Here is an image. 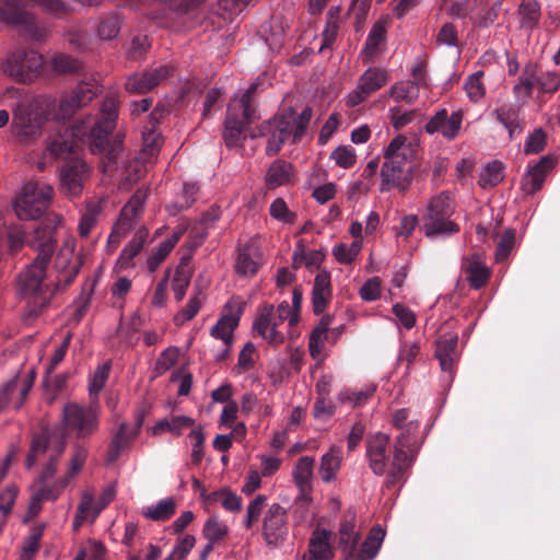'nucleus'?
<instances>
[{"label":"nucleus","mask_w":560,"mask_h":560,"mask_svg":"<svg viewBox=\"0 0 560 560\" xmlns=\"http://www.w3.org/2000/svg\"><path fill=\"white\" fill-rule=\"evenodd\" d=\"M65 450L66 439L61 434H57L47 428L33 434L25 459V467L30 470L39 459L46 458V462L31 485L32 494L27 510L28 517H35L40 512L43 501H56L82 469L88 457V451L82 446H77L69 460L66 474L50 483L57 474Z\"/></svg>","instance_id":"1"},{"label":"nucleus","mask_w":560,"mask_h":560,"mask_svg":"<svg viewBox=\"0 0 560 560\" xmlns=\"http://www.w3.org/2000/svg\"><path fill=\"white\" fill-rule=\"evenodd\" d=\"M420 423L410 421L405 432L400 433L394 444L389 435L378 432L366 442V460L376 476H385L383 486L387 489L405 482L406 472L412 466L419 452L415 435Z\"/></svg>","instance_id":"2"},{"label":"nucleus","mask_w":560,"mask_h":560,"mask_svg":"<svg viewBox=\"0 0 560 560\" xmlns=\"http://www.w3.org/2000/svg\"><path fill=\"white\" fill-rule=\"evenodd\" d=\"M312 115L311 107H305L300 115H295L293 108L289 107L264 121L259 127V136L267 138L266 154L276 155L290 138L293 142L300 141L310 125Z\"/></svg>","instance_id":"3"},{"label":"nucleus","mask_w":560,"mask_h":560,"mask_svg":"<svg viewBox=\"0 0 560 560\" xmlns=\"http://www.w3.org/2000/svg\"><path fill=\"white\" fill-rule=\"evenodd\" d=\"M54 252L55 245L50 238L40 243L35 259L19 275V291L35 307L46 306L52 296L50 284L46 282V269Z\"/></svg>","instance_id":"4"},{"label":"nucleus","mask_w":560,"mask_h":560,"mask_svg":"<svg viewBox=\"0 0 560 560\" xmlns=\"http://www.w3.org/2000/svg\"><path fill=\"white\" fill-rule=\"evenodd\" d=\"M258 82H253L244 91H237L230 101L224 120L223 140L226 147L242 145L245 127L259 118L255 103Z\"/></svg>","instance_id":"5"},{"label":"nucleus","mask_w":560,"mask_h":560,"mask_svg":"<svg viewBox=\"0 0 560 560\" xmlns=\"http://www.w3.org/2000/svg\"><path fill=\"white\" fill-rule=\"evenodd\" d=\"M385 162L381 168V190H389L397 187L405 190L409 187L412 179L411 160L413 158V149L407 142L404 135L396 136L387 147Z\"/></svg>","instance_id":"6"},{"label":"nucleus","mask_w":560,"mask_h":560,"mask_svg":"<svg viewBox=\"0 0 560 560\" xmlns=\"http://www.w3.org/2000/svg\"><path fill=\"white\" fill-rule=\"evenodd\" d=\"M287 319L290 326L299 322V315L296 312H292L287 301L281 302L276 310L271 304H264L258 310L253 329L267 340L269 345L277 346L284 341V336L278 331V326Z\"/></svg>","instance_id":"7"},{"label":"nucleus","mask_w":560,"mask_h":560,"mask_svg":"<svg viewBox=\"0 0 560 560\" xmlns=\"http://www.w3.org/2000/svg\"><path fill=\"white\" fill-rule=\"evenodd\" d=\"M454 210L450 197L441 192L432 197L427 212L422 217L424 235L429 238L450 236L459 231L458 225L450 218Z\"/></svg>","instance_id":"8"},{"label":"nucleus","mask_w":560,"mask_h":560,"mask_svg":"<svg viewBox=\"0 0 560 560\" xmlns=\"http://www.w3.org/2000/svg\"><path fill=\"white\" fill-rule=\"evenodd\" d=\"M98 404L80 405L68 402L62 409V423L67 431L73 432L78 439H86L100 428Z\"/></svg>","instance_id":"9"},{"label":"nucleus","mask_w":560,"mask_h":560,"mask_svg":"<svg viewBox=\"0 0 560 560\" xmlns=\"http://www.w3.org/2000/svg\"><path fill=\"white\" fill-rule=\"evenodd\" d=\"M52 192V187L47 184L26 183L13 205L18 218L21 220L38 219L48 208Z\"/></svg>","instance_id":"10"},{"label":"nucleus","mask_w":560,"mask_h":560,"mask_svg":"<svg viewBox=\"0 0 560 560\" xmlns=\"http://www.w3.org/2000/svg\"><path fill=\"white\" fill-rule=\"evenodd\" d=\"M117 112V102L114 98H106L100 118L90 130V148L93 154H102L108 147L107 136L115 128Z\"/></svg>","instance_id":"11"},{"label":"nucleus","mask_w":560,"mask_h":560,"mask_svg":"<svg viewBox=\"0 0 560 560\" xmlns=\"http://www.w3.org/2000/svg\"><path fill=\"white\" fill-rule=\"evenodd\" d=\"M45 118L31 106L19 104L13 112L12 130L23 144H28L42 132Z\"/></svg>","instance_id":"12"},{"label":"nucleus","mask_w":560,"mask_h":560,"mask_svg":"<svg viewBox=\"0 0 560 560\" xmlns=\"http://www.w3.org/2000/svg\"><path fill=\"white\" fill-rule=\"evenodd\" d=\"M289 534L288 511L279 503H272L262 518L261 535L268 547L281 546Z\"/></svg>","instance_id":"13"},{"label":"nucleus","mask_w":560,"mask_h":560,"mask_svg":"<svg viewBox=\"0 0 560 560\" xmlns=\"http://www.w3.org/2000/svg\"><path fill=\"white\" fill-rule=\"evenodd\" d=\"M389 80V74L381 68H369L358 79L354 90L346 96L348 107H357L363 103L370 95L382 89Z\"/></svg>","instance_id":"14"},{"label":"nucleus","mask_w":560,"mask_h":560,"mask_svg":"<svg viewBox=\"0 0 560 560\" xmlns=\"http://www.w3.org/2000/svg\"><path fill=\"white\" fill-rule=\"evenodd\" d=\"M90 175L91 168L83 160L68 161L59 170L60 190L69 197L80 196Z\"/></svg>","instance_id":"15"},{"label":"nucleus","mask_w":560,"mask_h":560,"mask_svg":"<svg viewBox=\"0 0 560 560\" xmlns=\"http://www.w3.org/2000/svg\"><path fill=\"white\" fill-rule=\"evenodd\" d=\"M0 19L10 25L24 26L34 40H42L46 35L45 30L35 23L34 16L20 9L14 1L0 0Z\"/></svg>","instance_id":"16"},{"label":"nucleus","mask_w":560,"mask_h":560,"mask_svg":"<svg viewBox=\"0 0 560 560\" xmlns=\"http://www.w3.org/2000/svg\"><path fill=\"white\" fill-rule=\"evenodd\" d=\"M360 537V530L357 528V514L351 509L347 510L338 529V548L343 560H355L353 551L359 545Z\"/></svg>","instance_id":"17"},{"label":"nucleus","mask_w":560,"mask_h":560,"mask_svg":"<svg viewBox=\"0 0 560 560\" xmlns=\"http://www.w3.org/2000/svg\"><path fill=\"white\" fill-rule=\"evenodd\" d=\"M147 198L145 189H138L129 201L122 207L119 219L113 228L109 236H122L126 235L136 224L143 209V203Z\"/></svg>","instance_id":"18"},{"label":"nucleus","mask_w":560,"mask_h":560,"mask_svg":"<svg viewBox=\"0 0 560 560\" xmlns=\"http://www.w3.org/2000/svg\"><path fill=\"white\" fill-rule=\"evenodd\" d=\"M32 388V381L20 383V377L14 376L0 385V413L12 407L20 410L24 405Z\"/></svg>","instance_id":"19"},{"label":"nucleus","mask_w":560,"mask_h":560,"mask_svg":"<svg viewBox=\"0 0 560 560\" xmlns=\"http://www.w3.org/2000/svg\"><path fill=\"white\" fill-rule=\"evenodd\" d=\"M84 135L81 129L59 126L54 135L48 138L46 151L52 158H65L71 154L77 147V138Z\"/></svg>","instance_id":"20"},{"label":"nucleus","mask_w":560,"mask_h":560,"mask_svg":"<svg viewBox=\"0 0 560 560\" xmlns=\"http://www.w3.org/2000/svg\"><path fill=\"white\" fill-rule=\"evenodd\" d=\"M553 166L555 160L549 155L541 156L536 164L529 165L521 180L522 191L525 195H534L540 190Z\"/></svg>","instance_id":"21"},{"label":"nucleus","mask_w":560,"mask_h":560,"mask_svg":"<svg viewBox=\"0 0 560 560\" xmlns=\"http://www.w3.org/2000/svg\"><path fill=\"white\" fill-rule=\"evenodd\" d=\"M243 305L244 303L240 299H231L225 304V307L233 313L225 315L218 320V323L211 328V336L217 339H221L225 346H230L232 342L233 330L238 325Z\"/></svg>","instance_id":"22"},{"label":"nucleus","mask_w":560,"mask_h":560,"mask_svg":"<svg viewBox=\"0 0 560 560\" xmlns=\"http://www.w3.org/2000/svg\"><path fill=\"white\" fill-rule=\"evenodd\" d=\"M457 345L458 337L455 334L441 337L436 340L435 345V358L439 360L441 370L448 373L451 380L453 378L454 368L459 357Z\"/></svg>","instance_id":"23"},{"label":"nucleus","mask_w":560,"mask_h":560,"mask_svg":"<svg viewBox=\"0 0 560 560\" xmlns=\"http://www.w3.org/2000/svg\"><path fill=\"white\" fill-rule=\"evenodd\" d=\"M491 116L508 130L510 139H514L523 130L521 110L516 105H500L492 110Z\"/></svg>","instance_id":"24"},{"label":"nucleus","mask_w":560,"mask_h":560,"mask_svg":"<svg viewBox=\"0 0 560 560\" xmlns=\"http://www.w3.org/2000/svg\"><path fill=\"white\" fill-rule=\"evenodd\" d=\"M331 299L330 273L320 270L314 279L312 289V304L315 314H322Z\"/></svg>","instance_id":"25"},{"label":"nucleus","mask_w":560,"mask_h":560,"mask_svg":"<svg viewBox=\"0 0 560 560\" xmlns=\"http://www.w3.org/2000/svg\"><path fill=\"white\" fill-rule=\"evenodd\" d=\"M310 560H331L334 552L330 546V532L316 529L310 538Z\"/></svg>","instance_id":"26"},{"label":"nucleus","mask_w":560,"mask_h":560,"mask_svg":"<svg viewBox=\"0 0 560 560\" xmlns=\"http://www.w3.org/2000/svg\"><path fill=\"white\" fill-rule=\"evenodd\" d=\"M384 537L385 532L382 527L374 526L369 536L362 542L361 548L358 549V547H355L353 558L355 560H373L381 549Z\"/></svg>","instance_id":"27"},{"label":"nucleus","mask_w":560,"mask_h":560,"mask_svg":"<svg viewBox=\"0 0 560 560\" xmlns=\"http://www.w3.org/2000/svg\"><path fill=\"white\" fill-rule=\"evenodd\" d=\"M259 266V256L252 245L238 249L235 269L240 276L252 277L257 273Z\"/></svg>","instance_id":"28"},{"label":"nucleus","mask_w":560,"mask_h":560,"mask_svg":"<svg viewBox=\"0 0 560 560\" xmlns=\"http://www.w3.org/2000/svg\"><path fill=\"white\" fill-rule=\"evenodd\" d=\"M122 22L124 19L118 12H109L100 18L95 33L101 40H113L118 36Z\"/></svg>","instance_id":"29"},{"label":"nucleus","mask_w":560,"mask_h":560,"mask_svg":"<svg viewBox=\"0 0 560 560\" xmlns=\"http://www.w3.org/2000/svg\"><path fill=\"white\" fill-rule=\"evenodd\" d=\"M43 65L42 56L35 50H24V68L20 66L12 68L11 77L19 81L26 82L39 71Z\"/></svg>","instance_id":"30"},{"label":"nucleus","mask_w":560,"mask_h":560,"mask_svg":"<svg viewBox=\"0 0 560 560\" xmlns=\"http://www.w3.org/2000/svg\"><path fill=\"white\" fill-rule=\"evenodd\" d=\"M136 436L129 431L128 424L126 422L120 423L117 432L114 434L110 444L108 446L106 453V463L113 464L115 463L121 451L133 440Z\"/></svg>","instance_id":"31"},{"label":"nucleus","mask_w":560,"mask_h":560,"mask_svg":"<svg viewBox=\"0 0 560 560\" xmlns=\"http://www.w3.org/2000/svg\"><path fill=\"white\" fill-rule=\"evenodd\" d=\"M175 512L176 501L172 497L160 500L155 504H151L142 509L143 517L154 522H165L170 520Z\"/></svg>","instance_id":"32"},{"label":"nucleus","mask_w":560,"mask_h":560,"mask_svg":"<svg viewBox=\"0 0 560 560\" xmlns=\"http://www.w3.org/2000/svg\"><path fill=\"white\" fill-rule=\"evenodd\" d=\"M292 175V164L278 159L269 167L266 175L268 188H276L290 182Z\"/></svg>","instance_id":"33"},{"label":"nucleus","mask_w":560,"mask_h":560,"mask_svg":"<svg viewBox=\"0 0 560 560\" xmlns=\"http://www.w3.org/2000/svg\"><path fill=\"white\" fill-rule=\"evenodd\" d=\"M341 466L340 451L331 447L320 458L318 474L324 482H331L336 479L337 472Z\"/></svg>","instance_id":"34"},{"label":"nucleus","mask_w":560,"mask_h":560,"mask_svg":"<svg viewBox=\"0 0 560 560\" xmlns=\"http://www.w3.org/2000/svg\"><path fill=\"white\" fill-rule=\"evenodd\" d=\"M195 420L187 416H175L172 419H161L152 428L153 435H160L164 432H171L176 436L183 433V430L192 427Z\"/></svg>","instance_id":"35"},{"label":"nucleus","mask_w":560,"mask_h":560,"mask_svg":"<svg viewBox=\"0 0 560 560\" xmlns=\"http://www.w3.org/2000/svg\"><path fill=\"white\" fill-rule=\"evenodd\" d=\"M520 25L524 30H534L541 16L540 4L537 0H522L518 8Z\"/></svg>","instance_id":"36"},{"label":"nucleus","mask_w":560,"mask_h":560,"mask_svg":"<svg viewBox=\"0 0 560 560\" xmlns=\"http://www.w3.org/2000/svg\"><path fill=\"white\" fill-rule=\"evenodd\" d=\"M315 459L311 456L301 457L294 466L292 476L298 488L304 492L311 488Z\"/></svg>","instance_id":"37"},{"label":"nucleus","mask_w":560,"mask_h":560,"mask_svg":"<svg viewBox=\"0 0 560 560\" xmlns=\"http://www.w3.org/2000/svg\"><path fill=\"white\" fill-rule=\"evenodd\" d=\"M464 268L472 289L478 290L488 282L490 270L477 257H471Z\"/></svg>","instance_id":"38"},{"label":"nucleus","mask_w":560,"mask_h":560,"mask_svg":"<svg viewBox=\"0 0 560 560\" xmlns=\"http://www.w3.org/2000/svg\"><path fill=\"white\" fill-rule=\"evenodd\" d=\"M420 88L411 81H398L390 86L387 94L396 102H406L411 105L419 97Z\"/></svg>","instance_id":"39"},{"label":"nucleus","mask_w":560,"mask_h":560,"mask_svg":"<svg viewBox=\"0 0 560 560\" xmlns=\"http://www.w3.org/2000/svg\"><path fill=\"white\" fill-rule=\"evenodd\" d=\"M376 387L373 385L360 389L346 388L338 394V400L352 408L365 405L374 395Z\"/></svg>","instance_id":"40"},{"label":"nucleus","mask_w":560,"mask_h":560,"mask_svg":"<svg viewBox=\"0 0 560 560\" xmlns=\"http://www.w3.org/2000/svg\"><path fill=\"white\" fill-rule=\"evenodd\" d=\"M182 234L183 232H176L171 237L159 244V246L147 260V267L150 272H154L159 268L161 262L167 257V255L178 243Z\"/></svg>","instance_id":"41"},{"label":"nucleus","mask_w":560,"mask_h":560,"mask_svg":"<svg viewBox=\"0 0 560 560\" xmlns=\"http://www.w3.org/2000/svg\"><path fill=\"white\" fill-rule=\"evenodd\" d=\"M539 71L534 63H527L520 77V82L514 85V92L517 95L529 97L533 90L538 85Z\"/></svg>","instance_id":"42"},{"label":"nucleus","mask_w":560,"mask_h":560,"mask_svg":"<svg viewBox=\"0 0 560 560\" xmlns=\"http://www.w3.org/2000/svg\"><path fill=\"white\" fill-rule=\"evenodd\" d=\"M102 210L103 207L100 201H91L86 203L85 210L81 215L78 224V232L81 237L86 238L90 235L92 229L97 222V218Z\"/></svg>","instance_id":"43"},{"label":"nucleus","mask_w":560,"mask_h":560,"mask_svg":"<svg viewBox=\"0 0 560 560\" xmlns=\"http://www.w3.org/2000/svg\"><path fill=\"white\" fill-rule=\"evenodd\" d=\"M203 299L201 290L195 289L194 294L189 298L186 306L174 316L175 325L182 326L186 322L191 320L198 314Z\"/></svg>","instance_id":"44"},{"label":"nucleus","mask_w":560,"mask_h":560,"mask_svg":"<svg viewBox=\"0 0 560 560\" xmlns=\"http://www.w3.org/2000/svg\"><path fill=\"white\" fill-rule=\"evenodd\" d=\"M504 178V166L499 161H492L486 165L479 175V185L482 188L494 187Z\"/></svg>","instance_id":"45"},{"label":"nucleus","mask_w":560,"mask_h":560,"mask_svg":"<svg viewBox=\"0 0 560 560\" xmlns=\"http://www.w3.org/2000/svg\"><path fill=\"white\" fill-rule=\"evenodd\" d=\"M386 28L382 22H376L365 40V46L362 51L365 58L371 59L377 51L380 44L385 39Z\"/></svg>","instance_id":"46"},{"label":"nucleus","mask_w":560,"mask_h":560,"mask_svg":"<svg viewBox=\"0 0 560 560\" xmlns=\"http://www.w3.org/2000/svg\"><path fill=\"white\" fill-rule=\"evenodd\" d=\"M102 92L101 85L95 81L79 83L71 92L75 101L83 107Z\"/></svg>","instance_id":"47"},{"label":"nucleus","mask_w":560,"mask_h":560,"mask_svg":"<svg viewBox=\"0 0 560 560\" xmlns=\"http://www.w3.org/2000/svg\"><path fill=\"white\" fill-rule=\"evenodd\" d=\"M229 534V527L226 524L220 522L217 516L209 517L202 528L203 537L213 544L219 542L225 538Z\"/></svg>","instance_id":"48"},{"label":"nucleus","mask_w":560,"mask_h":560,"mask_svg":"<svg viewBox=\"0 0 560 560\" xmlns=\"http://www.w3.org/2000/svg\"><path fill=\"white\" fill-rule=\"evenodd\" d=\"M482 75L483 71H476L466 79L464 84L467 97L474 103L479 102L486 94V89L481 82Z\"/></svg>","instance_id":"49"},{"label":"nucleus","mask_w":560,"mask_h":560,"mask_svg":"<svg viewBox=\"0 0 560 560\" xmlns=\"http://www.w3.org/2000/svg\"><path fill=\"white\" fill-rule=\"evenodd\" d=\"M51 69L56 73H74L81 69V63L69 55L59 54L51 58Z\"/></svg>","instance_id":"50"},{"label":"nucleus","mask_w":560,"mask_h":560,"mask_svg":"<svg viewBox=\"0 0 560 560\" xmlns=\"http://www.w3.org/2000/svg\"><path fill=\"white\" fill-rule=\"evenodd\" d=\"M172 72L173 67L171 65H161L156 68L144 71L141 73V75L143 77L144 83L148 85L150 91L166 80L172 74Z\"/></svg>","instance_id":"51"},{"label":"nucleus","mask_w":560,"mask_h":560,"mask_svg":"<svg viewBox=\"0 0 560 560\" xmlns=\"http://www.w3.org/2000/svg\"><path fill=\"white\" fill-rule=\"evenodd\" d=\"M330 159L342 168H350L357 162L355 150L351 145H339L330 154Z\"/></svg>","instance_id":"52"},{"label":"nucleus","mask_w":560,"mask_h":560,"mask_svg":"<svg viewBox=\"0 0 560 560\" xmlns=\"http://www.w3.org/2000/svg\"><path fill=\"white\" fill-rule=\"evenodd\" d=\"M144 162L141 158L135 159L132 162L129 163V165L126 167V176L121 179L120 185L125 188H129L133 184H136L147 172Z\"/></svg>","instance_id":"53"},{"label":"nucleus","mask_w":560,"mask_h":560,"mask_svg":"<svg viewBox=\"0 0 560 560\" xmlns=\"http://www.w3.org/2000/svg\"><path fill=\"white\" fill-rule=\"evenodd\" d=\"M188 438L190 439L192 443V451H191V463L194 465H198L202 460L203 456V444H205V433L201 427H198L190 431L188 434Z\"/></svg>","instance_id":"54"},{"label":"nucleus","mask_w":560,"mask_h":560,"mask_svg":"<svg viewBox=\"0 0 560 560\" xmlns=\"http://www.w3.org/2000/svg\"><path fill=\"white\" fill-rule=\"evenodd\" d=\"M93 505V494L84 492L81 497V501L77 508L75 515L73 517V528L77 530L88 518H91L90 510Z\"/></svg>","instance_id":"55"},{"label":"nucleus","mask_w":560,"mask_h":560,"mask_svg":"<svg viewBox=\"0 0 560 560\" xmlns=\"http://www.w3.org/2000/svg\"><path fill=\"white\" fill-rule=\"evenodd\" d=\"M266 501L267 497L265 494H258L254 500L249 502L246 509V517L244 520L245 528L249 529L258 520L266 504Z\"/></svg>","instance_id":"56"},{"label":"nucleus","mask_w":560,"mask_h":560,"mask_svg":"<svg viewBox=\"0 0 560 560\" xmlns=\"http://www.w3.org/2000/svg\"><path fill=\"white\" fill-rule=\"evenodd\" d=\"M110 368V361H107L102 365L97 366L90 384L91 395L97 396L98 393L104 388L105 383L109 376Z\"/></svg>","instance_id":"57"},{"label":"nucleus","mask_w":560,"mask_h":560,"mask_svg":"<svg viewBox=\"0 0 560 560\" xmlns=\"http://www.w3.org/2000/svg\"><path fill=\"white\" fill-rule=\"evenodd\" d=\"M81 107L82 106L79 104V102L75 101L73 95L70 93L60 100L58 109L56 112V118L58 120L70 119Z\"/></svg>","instance_id":"58"},{"label":"nucleus","mask_w":560,"mask_h":560,"mask_svg":"<svg viewBox=\"0 0 560 560\" xmlns=\"http://www.w3.org/2000/svg\"><path fill=\"white\" fill-rule=\"evenodd\" d=\"M436 43L441 46L457 47L458 34L456 26L453 23L443 24L436 34Z\"/></svg>","instance_id":"59"},{"label":"nucleus","mask_w":560,"mask_h":560,"mask_svg":"<svg viewBox=\"0 0 560 560\" xmlns=\"http://www.w3.org/2000/svg\"><path fill=\"white\" fill-rule=\"evenodd\" d=\"M189 283L190 275L184 269L177 268L172 284L174 298L177 302H180L184 299Z\"/></svg>","instance_id":"60"},{"label":"nucleus","mask_w":560,"mask_h":560,"mask_svg":"<svg viewBox=\"0 0 560 560\" xmlns=\"http://www.w3.org/2000/svg\"><path fill=\"white\" fill-rule=\"evenodd\" d=\"M537 88L542 93H555L560 88V75L556 72L539 71Z\"/></svg>","instance_id":"61"},{"label":"nucleus","mask_w":560,"mask_h":560,"mask_svg":"<svg viewBox=\"0 0 560 560\" xmlns=\"http://www.w3.org/2000/svg\"><path fill=\"white\" fill-rule=\"evenodd\" d=\"M269 213L273 219L285 223H292L295 219V214L288 209L282 198H277L271 202Z\"/></svg>","instance_id":"62"},{"label":"nucleus","mask_w":560,"mask_h":560,"mask_svg":"<svg viewBox=\"0 0 560 560\" xmlns=\"http://www.w3.org/2000/svg\"><path fill=\"white\" fill-rule=\"evenodd\" d=\"M546 145V133L541 128L535 129L526 139L524 152L526 154L539 153Z\"/></svg>","instance_id":"63"},{"label":"nucleus","mask_w":560,"mask_h":560,"mask_svg":"<svg viewBox=\"0 0 560 560\" xmlns=\"http://www.w3.org/2000/svg\"><path fill=\"white\" fill-rule=\"evenodd\" d=\"M42 538V529L35 528L33 529L32 534L24 540L23 547H22V560H31L35 552L39 548V541Z\"/></svg>","instance_id":"64"}]
</instances>
